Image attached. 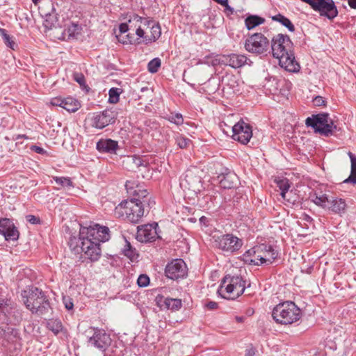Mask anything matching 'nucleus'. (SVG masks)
Segmentation results:
<instances>
[{"mask_svg":"<svg viewBox=\"0 0 356 356\" xmlns=\"http://www.w3.org/2000/svg\"><path fill=\"white\" fill-rule=\"evenodd\" d=\"M110 231L107 227L94 224L81 227L79 232L80 247L86 257L91 261H97L102 254L101 243L110 239Z\"/></svg>","mask_w":356,"mask_h":356,"instance_id":"nucleus-1","label":"nucleus"},{"mask_svg":"<svg viewBox=\"0 0 356 356\" xmlns=\"http://www.w3.org/2000/svg\"><path fill=\"white\" fill-rule=\"evenodd\" d=\"M270 47L273 56L279 60L282 68L293 73L300 71V65L296 60L293 44L289 36L282 33L273 36Z\"/></svg>","mask_w":356,"mask_h":356,"instance_id":"nucleus-2","label":"nucleus"},{"mask_svg":"<svg viewBox=\"0 0 356 356\" xmlns=\"http://www.w3.org/2000/svg\"><path fill=\"white\" fill-rule=\"evenodd\" d=\"M272 317L277 323L289 325L300 318L301 310L293 302L286 301L273 308Z\"/></svg>","mask_w":356,"mask_h":356,"instance_id":"nucleus-3","label":"nucleus"},{"mask_svg":"<svg viewBox=\"0 0 356 356\" xmlns=\"http://www.w3.org/2000/svg\"><path fill=\"white\" fill-rule=\"evenodd\" d=\"M27 309L32 314H35L39 316H43L51 312V307L49 301L44 293L37 287H32L29 296L24 302Z\"/></svg>","mask_w":356,"mask_h":356,"instance_id":"nucleus-4","label":"nucleus"},{"mask_svg":"<svg viewBox=\"0 0 356 356\" xmlns=\"http://www.w3.org/2000/svg\"><path fill=\"white\" fill-rule=\"evenodd\" d=\"M115 212L131 222L137 223L143 216L144 209L140 200L132 198L120 203L115 207Z\"/></svg>","mask_w":356,"mask_h":356,"instance_id":"nucleus-5","label":"nucleus"},{"mask_svg":"<svg viewBox=\"0 0 356 356\" xmlns=\"http://www.w3.org/2000/svg\"><path fill=\"white\" fill-rule=\"evenodd\" d=\"M305 124L307 127L314 129L315 132L325 136H332L338 129L337 126L329 118V114L327 113H321L308 117L305 120Z\"/></svg>","mask_w":356,"mask_h":356,"instance_id":"nucleus-6","label":"nucleus"},{"mask_svg":"<svg viewBox=\"0 0 356 356\" xmlns=\"http://www.w3.org/2000/svg\"><path fill=\"white\" fill-rule=\"evenodd\" d=\"M0 319L8 325H17L22 320V311L10 299L0 295Z\"/></svg>","mask_w":356,"mask_h":356,"instance_id":"nucleus-7","label":"nucleus"},{"mask_svg":"<svg viewBox=\"0 0 356 356\" xmlns=\"http://www.w3.org/2000/svg\"><path fill=\"white\" fill-rule=\"evenodd\" d=\"M220 290L225 288L229 295L227 298L236 299L242 295L245 289V281L241 276L226 275L222 280Z\"/></svg>","mask_w":356,"mask_h":356,"instance_id":"nucleus-8","label":"nucleus"},{"mask_svg":"<svg viewBox=\"0 0 356 356\" xmlns=\"http://www.w3.org/2000/svg\"><path fill=\"white\" fill-rule=\"evenodd\" d=\"M245 49L250 53L261 55L270 52L269 40L261 33L249 36L245 42Z\"/></svg>","mask_w":356,"mask_h":356,"instance_id":"nucleus-9","label":"nucleus"},{"mask_svg":"<svg viewBox=\"0 0 356 356\" xmlns=\"http://www.w3.org/2000/svg\"><path fill=\"white\" fill-rule=\"evenodd\" d=\"M215 242L219 249L227 252H236L243 245L242 239L232 234H226L220 236L215 240Z\"/></svg>","mask_w":356,"mask_h":356,"instance_id":"nucleus-10","label":"nucleus"},{"mask_svg":"<svg viewBox=\"0 0 356 356\" xmlns=\"http://www.w3.org/2000/svg\"><path fill=\"white\" fill-rule=\"evenodd\" d=\"M309 4L320 15L329 19H333L338 15L337 6L332 0H311Z\"/></svg>","mask_w":356,"mask_h":356,"instance_id":"nucleus-11","label":"nucleus"},{"mask_svg":"<svg viewBox=\"0 0 356 356\" xmlns=\"http://www.w3.org/2000/svg\"><path fill=\"white\" fill-rule=\"evenodd\" d=\"M90 332H92V334L91 336L88 337V345L97 348L102 351H105L111 342L110 335L104 330L97 328L91 327Z\"/></svg>","mask_w":356,"mask_h":356,"instance_id":"nucleus-12","label":"nucleus"},{"mask_svg":"<svg viewBox=\"0 0 356 356\" xmlns=\"http://www.w3.org/2000/svg\"><path fill=\"white\" fill-rule=\"evenodd\" d=\"M188 268L184 261L176 259L168 263L165 268V274L171 280H178L186 276Z\"/></svg>","mask_w":356,"mask_h":356,"instance_id":"nucleus-13","label":"nucleus"},{"mask_svg":"<svg viewBox=\"0 0 356 356\" xmlns=\"http://www.w3.org/2000/svg\"><path fill=\"white\" fill-rule=\"evenodd\" d=\"M117 118V113L110 109H106L102 112L94 113L92 121V127L102 129L108 124H113Z\"/></svg>","mask_w":356,"mask_h":356,"instance_id":"nucleus-14","label":"nucleus"},{"mask_svg":"<svg viewBox=\"0 0 356 356\" xmlns=\"http://www.w3.org/2000/svg\"><path fill=\"white\" fill-rule=\"evenodd\" d=\"M232 132V138L243 145L247 144L252 136V127L243 120L233 126Z\"/></svg>","mask_w":356,"mask_h":356,"instance_id":"nucleus-15","label":"nucleus"},{"mask_svg":"<svg viewBox=\"0 0 356 356\" xmlns=\"http://www.w3.org/2000/svg\"><path fill=\"white\" fill-rule=\"evenodd\" d=\"M157 223L147 224L138 227L136 239L142 243H147L154 241L158 238L156 228Z\"/></svg>","mask_w":356,"mask_h":356,"instance_id":"nucleus-16","label":"nucleus"},{"mask_svg":"<svg viewBox=\"0 0 356 356\" xmlns=\"http://www.w3.org/2000/svg\"><path fill=\"white\" fill-rule=\"evenodd\" d=\"M50 104L54 106H60L68 112H76L80 108V103L71 97L62 98L56 97L51 99Z\"/></svg>","mask_w":356,"mask_h":356,"instance_id":"nucleus-17","label":"nucleus"},{"mask_svg":"<svg viewBox=\"0 0 356 356\" xmlns=\"http://www.w3.org/2000/svg\"><path fill=\"white\" fill-rule=\"evenodd\" d=\"M197 169L188 170L186 172L184 181L188 188L195 193L200 192L202 188V183L200 176L198 175Z\"/></svg>","mask_w":356,"mask_h":356,"instance_id":"nucleus-18","label":"nucleus"},{"mask_svg":"<svg viewBox=\"0 0 356 356\" xmlns=\"http://www.w3.org/2000/svg\"><path fill=\"white\" fill-rule=\"evenodd\" d=\"M248 60L245 55L231 54L229 55H222L219 58V63L236 69L246 64Z\"/></svg>","mask_w":356,"mask_h":356,"instance_id":"nucleus-19","label":"nucleus"},{"mask_svg":"<svg viewBox=\"0 0 356 356\" xmlns=\"http://www.w3.org/2000/svg\"><path fill=\"white\" fill-rule=\"evenodd\" d=\"M0 234L7 241H15L19 237V232L14 226L13 222L8 218H0Z\"/></svg>","mask_w":356,"mask_h":356,"instance_id":"nucleus-20","label":"nucleus"},{"mask_svg":"<svg viewBox=\"0 0 356 356\" xmlns=\"http://www.w3.org/2000/svg\"><path fill=\"white\" fill-rule=\"evenodd\" d=\"M260 249L261 246H257L247 250L243 254V260L244 262L247 264L254 266H259L263 264L265 259H264L263 256L261 254H257V253L261 251Z\"/></svg>","mask_w":356,"mask_h":356,"instance_id":"nucleus-21","label":"nucleus"},{"mask_svg":"<svg viewBox=\"0 0 356 356\" xmlns=\"http://www.w3.org/2000/svg\"><path fill=\"white\" fill-rule=\"evenodd\" d=\"M0 336L2 338V345L4 346L16 343L19 339L18 330L8 325L4 327H0Z\"/></svg>","mask_w":356,"mask_h":356,"instance_id":"nucleus-22","label":"nucleus"},{"mask_svg":"<svg viewBox=\"0 0 356 356\" xmlns=\"http://www.w3.org/2000/svg\"><path fill=\"white\" fill-rule=\"evenodd\" d=\"M96 147L102 153L115 154L118 143L112 139H101L97 143Z\"/></svg>","mask_w":356,"mask_h":356,"instance_id":"nucleus-23","label":"nucleus"},{"mask_svg":"<svg viewBox=\"0 0 356 356\" xmlns=\"http://www.w3.org/2000/svg\"><path fill=\"white\" fill-rule=\"evenodd\" d=\"M220 186L224 188H232L236 186L238 178L237 175L232 171L218 176Z\"/></svg>","mask_w":356,"mask_h":356,"instance_id":"nucleus-24","label":"nucleus"},{"mask_svg":"<svg viewBox=\"0 0 356 356\" xmlns=\"http://www.w3.org/2000/svg\"><path fill=\"white\" fill-rule=\"evenodd\" d=\"M347 207L346 201L342 198L331 197L327 209L334 213H344Z\"/></svg>","mask_w":356,"mask_h":356,"instance_id":"nucleus-25","label":"nucleus"},{"mask_svg":"<svg viewBox=\"0 0 356 356\" xmlns=\"http://www.w3.org/2000/svg\"><path fill=\"white\" fill-rule=\"evenodd\" d=\"M260 250L264 252V254L261 255L265 259L264 264H270L277 257L278 253L271 245H263L261 246Z\"/></svg>","mask_w":356,"mask_h":356,"instance_id":"nucleus-26","label":"nucleus"},{"mask_svg":"<svg viewBox=\"0 0 356 356\" xmlns=\"http://www.w3.org/2000/svg\"><path fill=\"white\" fill-rule=\"evenodd\" d=\"M182 306L181 300L177 298H165L163 300V304L160 305V307H164L167 309H171L172 311L179 310Z\"/></svg>","mask_w":356,"mask_h":356,"instance_id":"nucleus-27","label":"nucleus"},{"mask_svg":"<svg viewBox=\"0 0 356 356\" xmlns=\"http://www.w3.org/2000/svg\"><path fill=\"white\" fill-rule=\"evenodd\" d=\"M265 19L258 15H249L245 19V25L248 30H251L256 26L262 24Z\"/></svg>","mask_w":356,"mask_h":356,"instance_id":"nucleus-28","label":"nucleus"},{"mask_svg":"<svg viewBox=\"0 0 356 356\" xmlns=\"http://www.w3.org/2000/svg\"><path fill=\"white\" fill-rule=\"evenodd\" d=\"M125 243L126 244L122 250L124 255L128 257L132 261L137 260L139 254L137 252L136 248H133L128 241L126 240Z\"/></svg>","mask_w":356,"mask_h":356,"instance_id":"nucleus-29","label":"nucleus"},{"mask_svg":"<svg viewBox=\"0 0 356 356\" xmlns=\"http://www.w3.org/2000/svg\"><path fill=\"white\" fill-rule=\"evenodd\" d=\"M125 186L127 191L137 197L136 199L140 200L141 197H145L147 195V191L145 189H134V183L130 181L126 182Z\"/></svg>","mask_w":356,"mask_h":356,"instance_id":"nucleus-30","label":"nucleus"},{"mask_svg":"<svg viewBox=\"0 0 356 356\" xmlns=\"http://www.w3.org/2000/svg\"><path fill=\"white\" fill-rule=\"evenodd\" d=\"M351 161V172L350 176L344 181L345 183L356 184V156L351 152L348 153Z\"/></svg>","mask_w":356,"mask_h":356,"instance_id":"nucleus-31","label":"nucleus"},{"mask_svg":"<svg viewBox=\"0 0 356 356\" xmlns=\"http://www.w3.org/2000/svg\"><path fill=\"white\" fill-rule=\"evenodd\" d=\"M47 327L54 334H58L63 328L61 321L58 319H49L47 322Z\"/></svg>","mask_w":356,"mask_h":356,"instance_id":"nucleus-32","label":"nucleus"},{"mask_svg":"<svg viewBox=\"0 0 356 356\" xmlns=\"http://www.w3.org/2000/svg\"><path fill=\"white\" fill-rule=\"evenodd\" d=\"M272 19L273 21L278 22L281 23L283 26L286 27L288 30L291 32H293L295 31V27L291 20L282 15V14H277L273 17H272Z\"/></svg>","mask_w":356,"mask_h":356,"instance_id":"nucleus-33","label":"nucleus"},{"mask_svg":"<svg viewBox=\"0 0 356 356\" xmlns=\"http://www.w3.org/2000/svg\"><path fill=\"white\" fill-rule=\"evenodd\" d=\"M313 202L318 206L321 207L323 209H327L330 203V197L327 195H317L314 194L313 196Z\"/></svg>","mask_w":356,"mask_h":356,"instance_id":"nucleus-34","label":"nucleus"},{"mask_svg":"<svg viewBox=\"0 0 356 356\" xmlns=\"http://www.w3.org/2000/svg\"><path fill=\"white\" fill-rule=\"evenodd\" d=\"M161 35V30L160 25L159 24H154L151 27V36L149 38H147L145 37V42L146 44L152 42H154L157 39L159 38Z\"/></svg>","mask_w":356,"mask_h":356,"instance_id":"nucleus-35","label":"nucleus"},{"mask_svg":"<svg viewBox=\"0 0 356 356\" xmlns=\"http://www.w3.org/2000/svg\"><path fill=\"white\" fill-rule=\"evenodd\" d=\"M122 90L118 88H111L108 91V102L112 104H116L119 102L120 95Z\"/></svg>","mask_w":356,"mask_h":356,"instance_id":"nucleus-36","label":"nucleus"},{"mask_svg":"<svg viewBox=\"0 0 356 356\" xmlns=\"http://www.w3.org/2000/svg\"><path fill=\"white\" fill-rule=\"evenodd\" d=\"M0 35L2 37L4 43L7 47L12 49H15L16 44L12 40V38L7 33V31L6 29L0 28Z\"/></svg>","mask_w":356,"mask_h":356,"instance_id":"nucleus-37","label":"nucleus"},{"mask_svg":"<svg viewBox=\"0 0 356 356\" xmlns=\"http://www.w3.org/2000/svg\"><path fill=\"white\" fill-rule=\"evenodd\" d=\"M277 186L280 190V195L283 199H285L286 193L288 192L290 184L287 179H280L277 181Z\"/></svg>","mask_w":356,"mask_h":356,"instance_id":"nucleus-38","label":"nucleus"},{"mask_svg":"<svg viewBox=\"0 0 356 356\" xmlns=\"http://www.w3.org/2000/svg\"><path fill=\"white\" fill-rule=\"evenodd\" d=\"M161 60L159 58H155L151 60L147 65L148 71L151 73H156L158 72L161 66Z\"/></svg>","mask_w":356,"mask_h":356,"instance_id":"nucleus-39","label":"nucleus"},{"mask_svg":"<svg viewBox=\"0 0 356 356\" xmlns=\"http://www.w3.org/2000/svg\"><path fill=\"white\" fill-rule=\"evenodd\" d=\"M54 180L56 183L60 186L67 188L72 186V181L69 177H54Z\"/></svg>","mask_w":356,"mask_h":356,"instance_id":"nucleus-40","label":"nucleus"},{"mask_svg":"<svg viewBox=\"0 0 356 356\" xmlns=\"http://www.w3.org/2000/svg\"><path fill=\"white\" fill-rule=\"evenodd\" d=\"M175 140L176 143L181 149L186 148L187 147H188L191 142L189 138L182 136L181 135L177 136Z\"/></svg>","mask_w":356,"mask_h":356,"instance_id":"nucleus-41","label":"nucleus"},{"mask_svg":"<svg viewBox=\"0 0 356 356\" xmlns=\"http://www.w3.org/2000/svg\"><path fill=\"white\" fill-rule=\"evenodd\" d=\"M168 120L177 125H181L184 123L182 115L180 113L171 114L168 117Z\"/></svg>","mask_w":356,"mask_h":356,"instance_id":"nucleus-42","label":"nucleus"},{"mask_svg":"<svg viewBox=\"0 0 356 356\" xmlns=\"http://www.w3.org/2000/svg\"><path fill=\"white\" fill-rule=\"evenodd\" d=\"M133 22H136V23L140 22L146 26H149L150 22H152L149 19L140 17L136 14L133 15L131 18L129 20V24H131Z\"/></svg>","mask_w":356,"mask_h":356,"instance_id":"nucleus-43","label":"nucleus"},{"mask_svg":"<svg viewBox=\"0 0 356 356\" xmlns=\"http://www.w3.org/2000/svg\"><path fill=\"white\" fill-rule=\"evenodd\" d=\"M137 283L140 287H145L149 284V278L147 275L142 274L139 275Z\"/></svg>","mask_w":356,"mask_h":356,"instance_id":"nucleus-44","label":"nucleus"},{"mask_svg":"<svg viewBox=\"0 0 356 356\" xmlns=\"http://www.w3.org/2000/svg\"><path fill=\"white\" fill-rule=\"evenodd\" d=\"M73 77L74 81H76L81 87L86 86V80L83 74L74 73Z\"/></svg>","mask_w":356,"mask_h":356,"instance_id":"nucleus-45","label":"nucleus"},{"mask_svg":"<svg viewBox=\"0 0 356 356\" xmlns=\"http://www.w3.org/2000/svg\"><path fill=\"white\" fill-rule=\"evenodd\" d=\"M69 36L74 37L76 35H78L80 32V27L77 24H73L71 26L68 28L67 30Z\"/></svg>","mask_w":356,"mask_h":356,"instance_id":"nucleus-46","label":"nucleus"},{"mask_svg":"<svg viewBox=\"0 0 356 356\" xmlns=\"http://www.w3.org/2000/svg\"><path fill=\"white\" fill-rule=\"evenodd\" d=\"M26 218L29 222L33 225L39 224L40 222V218L33 215H28Z\"/></svg>","mask_w":356,"mask_h":356,"instance_id":"nucleus-47","label":"nucleus"},{"mask_svg":"<svg viewBox=\"0 0 356 356\" xmlns=\"http://www.w3.org/2000/svg\"><path fill=\"white\" fill-rule=\"evenodd\" d=\"M313 102L316 106H321L325 105V100L321 96H316L314 98Z\"/></svg>","mask_w":356,"mask_h":356,"instance_id":"nucleus-48","label":"nucleus"},{"mask_svg":"<svg viewBox=\"0 0 356 356\" xmlns=\"http://www.w3.org/2000/svg\"><path fill=\"white\" fill-rule=\"evenodd\" d=\"M31 149L40 154H47V152L44 149L37 145H32Z\"/></svg>","mask_w":356,"mask_h":356,"instance_id":"nucleus-49","label":"nucleus"},{"mask_svg":"<svg viewBox=\"0 0 356 356\" xmlns=\"http://www.w3.org/2000/svg\"><path fill=\"white\" fill-rule=\"evenodd\" d=\"M63 302H64L65 308L67 310L72 309V308L74 307V304H73L71 298H63Z\"/></svg>","mask_w":356,"mask_h":356,"instance_id":"nucleus-50","label":"nucleus"},{"mask_svg":"<svg viewBox=\"0 0 356 356\" xmlns=\"http://www.w3.org/2000/svg\"><path fill=\"white\" fill-rule=\"evenodd\" d=\"M132 160H133V162L135 163V165L137 167L143 165V161H142V159L140 157L134 156L132 158Z\"/></svg>","mask_w":356,"mask_h":356,"instance_id":"nucleus-51","label":"nucleus"},{"mask_svg":"<svg viewBox=\"0 0 356 356\" xmlns=\"http://www.w3.org/2000/svg\"><path fill=\"white\" fill-rule=\"evenodd\" d=\"M129 25L127 23H122L119 26V30L121 33H125L129 30Z\"/></svg>","mask_w":356,"mask_h":356,"instance_id":"nucleus-52","label":"nucleus"},{"mask_svg":"<svg viewBox=\"0 0 356 356\" xmlns=\"http://www.w3.org/2000/svg\"><path fill=\"white\" fill-rule=\"evenodd\" d=\"M206 307L211 310L216 309L218 307V303L213 301H210L207 303Z\"/></svg>","mask_w":356,"mask_h":356,"instance_id":"nucleus-53","label":"nucleus"},{"mask_svg":"<svg viewBox=\"0 0 356 356\" xmlns=\"http://www.w3.org/2000/svg\"><path fill=\"white\" fill-rule=\"evenodd\" d=\"M136 34L139 38H144L145 35V31L141 29L140 26L139 25L136 31Z\"/></svg>","mask_w":356,"mask_h":356,"instance_id":"nucleus-54","label":"nucleus"},{"mask_svg":"<svg viewBox=\"0 0 356 356\" xmlns=\"http://www.w3.org/2000/svg\"><path fill=\"white\" fill-rule=\"evenodd\" d=\"M254 354H255V352H254V349L251 348V349L246 350L245 356H254Z\"/></svg>","mask_w":356,"mask_h":356,"instance_id":"nucleus-55","label":"nucleus"},{"mask_svg":"<svg viewBox=\"0 0 356 356\" xmlns=\"http://www.w3.org/2000/svg\"><path fill=\"white\" fill-rule=\"evenodd\" d=\"M348 1L350 8L356 9V0H348Z\"/></svg>","mask_w":356,"mask_h":356,"instance_id":"nucleus-56","label":"nucleus"},{"mask_svg":"<svg viewBox=\"0 0 356 356\" xmlns=\"http://www.w3.org/2000/svg\"><path fill=\"white\" fill-rule=\"evenodd\" d=\"M225 12H228V14H232L234 13V9L230 7L228 3L225 6Z\"/></svg>","mask_w":356,"mask_h":356,"instance_id":"nucleus-57","label":"nucleus"},{"mask_svg":"<svg viewBox=\"0 0 356 356\" xmlns=\"http://www.w3.org/2000/svg\"><path fill=\"white\" fill-rule=\"evenodd\" d=\"M216 2H217L218 3L222 5V6H227V4L228 3V0H214Z\"/></svg>","mask_w":356,"mask_h":356,"instance_id":"nucleus-58","label":"nucleus"},{"mask_svg":"<svg viewBox=\"0 0 356 356\" xmlns=\"http://www.w3.org/2000/svg\"><path fill=\"white\" fill-rule=\"evenodd\" d=\"M127 37L128 38V41H123L122 42L123 43H130V44H131L132 43L133 37H130L129 34L127 35Z\"/></svg>","mask_w":356,"mask_h":356,"instance_id":"nucleus-59","label":"nucleus"},{"mask_svg":"<svg viewBox=\"0 0 356 356\" xmlns=\"http://www.w3.org/2000/svg\"><path fill=\"white\" fill-rule=\"evenodd\" d=\"M236 320L237 322L241 323V322L243 321L244 317L243 316H236Z\"/></svg>","mask_w":356,"mask_h":356,"instance_id":"nucleus-60","label":"nucleus"},{"mask_svg":"<svg viewBox=\"0 0 356 356\" xmlns=\"http://www.w3.org/2000/svg\"><path fill=\"white\" fill-rule=\"evenodd\" d=\"M206 220H207V218H206V217H204V216H202V217H201V218H200V221L201 222H204V221H205Z\"/></svg>","mask_w":356,"mask_h":356,"instance_id":"nucleus-61","label":"nucleus"},{"mask_svg":"<svg viewBox=\"0 0 356 356\" xmlns=\"http://www.w3.org/2000/svg\"><path fill=\"white\" fill-rule=\"evenodd\" d=\"M32 1L35 5H37L40 1V0H32Z\"/></svg>","mask_w":356,"mask_h":356,"instance_id":"nucleus-62","label":"nucleus"},{"mask_svg":"<svg viewBox=\"0 0 356 356\" xmlns=\"http://www.w3.org/2000/svg\"><path fill=\"white\" fill-rule=\"evenodd\" d=\"M149 90V89H148V88H147V87H144V88H141V91H145V90Z\"/></svg>","mask_w":356,"mask_h":356,"instance_id":"nucleus-63","label":"nucleus"},{"mask_svg":"<svg viewBox=\"0 0 356 356\" xmlns=\"http://www.w3.org/2000/svg\"><path fill=\"white\" fill-rule=\"evenodd\" d=\"M302 1H304V2H305V3H308V4H309V3H310V1H311V0H302Z\"/></svg>","mask_w":356,"mask_h":356,"instance_id":"nucleus-64","label":"nucleus"}]
</instances>
